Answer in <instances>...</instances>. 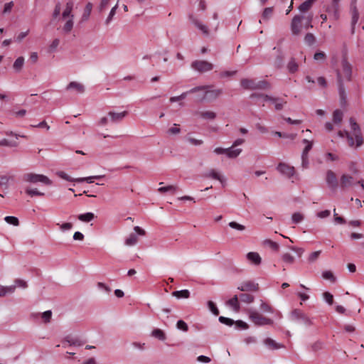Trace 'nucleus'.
I'll return each mask as SVG.
<instances>
[{"label":"nucleus","instance_id":"35","mask_svg":"<svg viewBox=\"0 0 364 364\" xmlns=\"http://www.w3.org/2000/svg\"><path fill=\"white\" fill-rule=\"evenodd\" d=\"M178 189L177 186L169 185L167 186H163L158 188V191L160 193H166L170 192L172 194H174Z\"/></svg>","mask_w":364,"mask_h":364},{"label":"nucleus","instance_id":"62","mask_svg":"<svg viewBox=\"0 0 364 364\" xmlns=\"http://www.w3.org/2000/svg\"><path fill=\"white\" fill-rule=\"evenodd\" d=\"M264 243L266 245H267L273 250H274L276 252H277L279 250V246L276 242H274L271 240H266L264 241Z\"/></svg>","mask_w":364,"mask_h":364},{"label":"nucleus","instance_id":"38","mask_svg":"<svg viewBox=\"0 0 364 364\" xmlns=\"http://www.w3.org/2000/svg\"><path fill=\"white\" fill-rule=\"evenodd\" d=\"M74 26L73 18H68L63 27V32L65 34H68L71 32Z\"/></svg>","mask_w":364,"mask_h":364},{"label":"nucleus","instance_id":"47","mask_svg":"<svg viewBox=\"0 0 364 364\" xmlns=\"http://www.w3.org/2000/svg\"><path fill=\"white\" fill-rule=\"evenodd\" d=\"M199 115L205 119H214L216 117V114L213 111H205L198 113Z\"/></svg>","mask_w":364,"mask_h":364},{"label":"nucleus","instance_id":"6","mask_svg":"<svg viewBox=\"0 0 364 364\" xmlns=\"http://www.w3.org/2000/svg\"><path fill=\"white\" fill-rule=\"evenodd\" d=\"M349 121L351 129L353 132V135L355 137L354 141H355V147H359L363 144V138L361 134L360 127L353 118H350Z\"/></svg>","mask_w":364,"mask_h":364},{"label":"nucleus","instance_id":"64","mask_svg":"<svg viewBox=\"0 0 364 364\" xmlns=\"http://www.w3.org/2000/svg\"><path fill=\"white\" fill-rule=\"evenodd\" d=\"M273 13V8L272 7H267L265 8L263 13H262V18L264 19H269Z\"/></svg>","mask_w":364,"mask_h":364},{"label":"nucleus","instance_id":"13","mask_svg":"<svg viewBox=\"0 0 364 364\" xmlns=\"http://www.w3.org/2000/svg\"><path fill=\"white\" fill-rule=\"evenodd\" d=\"M190 21L194 24L204 35L208 36V28L200 21L196 18L193 14L188 16Z\"/></svg>","mask_w":364,"mask_h":364},{"label":"nucleus","instance_id":"31","mask_svg":"<svg viewBox=\"0 0 364 364\" xmlns=\"http://www.w3.org/2000/svg\"><path fill=\"white\" fill-rule=\"evenodd\" d=\"M227 156L230 159L237 157L242 152V149H235L233 146L227 148Z\"/></svg>","mask_w":364,"mask_h":364},{"label":"nucleus","instance_id":"29","mask_svg":"<svg viewBox=\"0 0 364 364\" xmlns=\"http://www.w3.org/2000/svg\"><path fill=\"white\" fill-rule=\"evenodd\" d=\"M226 304L232 307L236 312L240 311V306L238 301V296L237 295H235L232 299L227 301Z\"/></svg>","mask_w":364,"mask_h":364},{"label":"nucleus","instance_id":"41","mask_svg":"<svg viewBox=\"0 0 364 364\" xmlns=\"http://www.w3.org/2000/svg\"><path fill=\"white\" fill-rule=\"evenodd\" d=\"M250 97L251 98H253V97H262L264 101H269L271 102L272 101H277V97H274L269 96L268 95H264V94L252 93L250 95Z\"/></svg>","mask_w":364,"mask_h":364},{"label":"nucleus","instance_id":"59","mask_svg":"<svg viewBox=\"0 0 364 364\" xmlns=\"http://www.w3.org/2000/svg\"><path fill=\"white\" fill-rule=\"evenodd\" d=\"M228 225L231 228L237 230L239 231H243L245 230V225L239 224L235 221L230 222Z\"/></svg>","mask_w":364,"mask_h":364},{"label":"nucleus","instance_id":"9","mask_svg":"<svg viewBox=\"0 0 364 364\" xmlns=\"http://www.w3.org/2000/svg\"><path fill=\"white\" fill-rule=\"evenodd\" d=\"M277 171L284 176L290 178L295 173L294 166H289L285 163H279L277 167Z\"/></svg>","mask_w":364,"mask_h":364},{"label":"nucleus","instance_id":"50","mask_svg":"<svg viewBox=\"0 0 364 364\" xmlns=\"http://www.w3.org/2000/svg\"><path fill=\"white\" fill-rule=\"evenodd\" d=\"M304 219V215L299 212L293 213V215L291 216L292 223L294 224H298V223H301Z\"/></svg>","mask_w":364,"mask_h":364},{"label":"nucleus","instance_id":"53","mask_svg":"<svg viewBox=\"0 0 364 364\" xmlns=\"http://www.w3.org/2000/svg\"><path fill=\"white\" fill-rule=\"evenodd\" d=\"M0 146L15 147L18 146V142L16 141H9L8 139H4L0 141Z\"/></svg>","mask_w":364,"mask_h":364},{"label":"nucleus","instance_id":"17","mask_svg":"<svg viewBox=\"0 0 364 364\" xmlns=\"http://www.w3.org/2000/svg\"><path fill=\"white\" fill-rule=\"evenodd\" d=\"M353 177L348 174H343L340 178V186L343 189L348 188L354 185Z\"/></svg>","mask_w":364,"mask_h":364},{"label":"nucleus","instance_id":"45","mask_svg":"<svg viewBox=\"0 0 364 364\" xmlns=\"http://www.w3.org/2000/svg\"><path fill=\"white\" fill-rule=\"evenodd\" d=\"M173 295L177 298L188 299L190 296V292L187 289L176 291L173 292Z\"/></svg>","mask_w":364,"mask_h":364},{"label":"nucleus","instance_id":"2","mask_svg":"<svg viewBox=\"0 0 364 364\" xmlns=\"http://www.w3.org/2000/svg\"><path fill=\"white\" fill-rule=\"evenodd\" d=\"M250 319L257 326L272 325L274 321L271 318H266L255 310L248 311Z\"/></svg>","mask_w":364,"mask_h":364},{"label":"nucleus","instance_id":"30","mask_svg":"<svg viewBox=\"0 0 364 364\" xmlns=\"http://www.w3.org/2000/svg\"><path fill=\"white\" fill-rule=\"evenodd\" d=\"M338 134L341 137H346L349 146L353 147L355 145L353 136L348 132L339 131Z\"/></svg>","mask_w":364,"mask_h":364},{"label":"nucleus","instance_id":"56","mask_svg":"<svg viewBox=\"0 0 364 364\" xmlns=\"http://www.w3.org/2000/svg\"><path fill=\"white\" fill-rule=\"evenodd\" d=\"M5 221L11 224L14 226H17L19 225L18 219L16 217L14 216H6L4 218Z\"/></svg>","mask_w":364,"mask_h":364},{"label":"nucleus","instance_id":"10","mask_svg":"<svg viewBox=\"0 0 364 364\" xmlns=\"http://www.w3.org/2000/svg\"><path fill=\"white\" fill-rule=\"evenodd\" d=\"M209 86H197V87H195L191 89L188 91L183 92L179 96L171 97L169 99V100H170L171 102H177V101H180V100H184L188 94H192V93L197 92L200 91V90H205Z\"/></svg>","mask_w":364,"mask_h":364},{"label":"nucleus","instance_id":"20","mask_svg":"<svg viewBox=\"0 0 364 364\" xmlns=\"http://www.w3.org/2000/svg\"><path fill=\"white\" fill-rule=\"evenodd\" d=\"M127 115V111H124L122 112H115L110 111L108 112V116L110 118V121L113 123H117L121 122Z\"/></svg>","mask_w":364,"mask_h":364},{"label":"nucleus","instance_id":"63","mask_svg":"<svg viewBox=\"0 0 364 364\" xmlns=\"http://www.w3.org/2000/svg\"><path fill=\"white\" fill-rule=\"evenodd\" d=\"M41 317L46 323H49L52 317V311L50 310L44 311L42 314Z\"/></svg>","mask_w":364,"mask_h":364},{"label":"nucleus","instance_id":"51","mask_svg":"<svg viewBox=\"0 0 364 364\" xmlns=\"http://www.w3.org/2000/svg\"><path fill=\"white\" fill-rule=\"evenodd\" d=\"M25 192L26 194H28L30 196H44V193L38 191L36 188H26L25 190Z\"/></svg>","mask_w":364,"mask_h":364},{"label":"nucleus","instance_id":"1","mask_svg":"<svg viewBox=\"0 0 364 364\" xmlns=\"http://www.w3.org/2000/svg\"><path fill=\"white\" fill-rule=\"evenodd\" d=\"M23 179L24 181L30 183H41L46 186L52 185V181L50 180L46 176L43 174L28 173L23 175Z\"/></svg>","mask_w":364,"mask_h":364},{"label":"nucleus","instance_id":"5","mask_svg":"<svg viewBox=\"0 0 364 364\" xmlns=\"http://www.w3.org/2000/svg\"><path fill=\"white\" fill-rule=\"evenodd\" d=\"M191 66L193 70L199 73H205L213 69V65L206 60H194L191 63Z\"/></svg>","mask_w":364,"mask_h":364},{"label":"nucleus","instance_id":"32","mask_svg":"<svg viewBox=\"0 0 364 364\" xmlns=\"http://www.w3.org/2000/svg\"><path fill=\"white\" fill-rule=\"evenodd\" d=\"M64 341L67 342L70 346H81L85 343V342L81 341L80 339H79L77 338H73L70 336H66L64 338Z\"/></svg>","mask_w":364,"mask_h":364},{"label":"nucleus","instance_id":"21","mask_svg":"<svg viewBox=\"0 0 364 364\" xmlns=\"http://www.w3.org/2000/svg\"><path fill=\"white\" fill-rule=\"evenodd\" d=\"M337 73V80L338 85V92L341 100H345L346 98V91L344 88L343 81L342 79V76L339 70L336 71Z\"/></svg>","mask_w":364,"mask_h":364},{"label":"nucleus","instance_id":"8","mask_svg":"<svg viewBox=\"0 0 364 364\" xmlns=\"http://www.w3.org/2000/svg\"><path fill=\"white\" fill-rule=\"evenodd\" d=\"M304 24L301 21V17L294 16L291 20L290 28L293 36H299L301 33L302 28H304Z\"/></svg>","mask_w":364,"mask_h":364},{"label":"nucleus","instance_id":"33","mask_svg":"<svg viewBox=\"0 0 364 364\" xmlns=\"http://www.w3.org/2000/svg\"><path fill=\"white\" fill-rule=\"evenodd\" d=\"M272 88L271 84L267 80L256 82L255 90H268Z\"/></svg>","mask_w":364,"mask_h":364},{"label":"nucleus","instance_id":"37","mask_svg":"<svg viewBox=\"0 0 364 364\" xmlns=\"http://www.w3.org/2000/svg\"><path fill=\"white\" fill-rule=\"evenodd\" d=\"M151 336L160 341H164L166 339L165 333L160 328L154 329L151 332Z\"/></svg>","mask_w":364,"mask_h":364},{"label":"nucleus","instance_id":"14","mask_svg":"<svg viewBox=\"0 0 364 364\" xmlns=\"http://www.w3.org/2000/svg\"><path fill=\"white\" fill-rule=\"evenodd\" d=\"M190 21L194 24L204 35L208 36V28L200 21L196 18L193 14L188 16Z\"/></svg>","mask_w":364,"mask_h":364},{"label":"nucleus","instance_id":"58","mask_svg":"<svg viewBox=\"0 0 364 364\" xmlns=\"http://www.w3.org/2000/svg\"><path fill=\"white\" fill-rule=\"evenodd\" d=\"M304 41L307 45L311 46L315 43L316 38L312 33H309L305 36Z\"/></svg>","mask_w":364,"mask_h":364},{"label":"nucleus","instance_id":"22","mask_svg":"<svg viewBox=\"0 0 364 364\" xmlns=\"http://www.w3.org/2000/svg\"><path fill=\"white\" fill-rule=\"evenodd\" d=\"M295 16L301 17V21L304 23V28L308 30L310 28L313 27L312 21H313V14H309L308 15L300 14L296 15Z\"/></svg>","mask_w":364,"mask_h":364},{"label":"nucleus","instance_id":"4","mask_svg":"<svg viewBox=\"0 0 364 364\" xmlns=\"http://www.w3.org/2000/svg\"><path fill=\"white\" fill-rule=\"evenodd\" d=\"M209 87L206 88L205 90H203L204 91V95L203 97H201L199 99L200 102H203L205 100H216L218 97H219L223 94V90L222 89H215V90H210L212 87L211 85H208ZM200 91H202L200 90Z\"/></svg>","mask_w":364,"mask_h":364},{"label":"nucleus","instance_id":"19","mask_svg":"<svg viewBox=\"0 0 364 364\" xmlns=\"http://www.w3.org/2000/svg\"><path fill=\"white\" fill-rule=\"evenodd\" d=\"M204 176L205 178H210L213 179L218 180L220 182V183L224 186L225 185V178L220 175V173L216 171L215 169L210 170L208 173H206Z\"/></svg>","mask_w":364,"mask_h":364},{"label":"nucleus","instance_id":"61","mask_svg":"<svg viewBox=\"0 0 364 364\" xmlns=\"http://www.w3.org/2000/svg\"><path fill=\"white\" fill-rule=\"evenodd\" d=\"M321 253V250L316 251V252L311 253L308 257L309 262L312 263V262H315L318 258Z\"/></svg>","mask_w":364,"mask_h":364},{"label":"nucleus","instance_id":"26","mask_svg":"<svg viewBox=\"0 0 364 364\" xmlns=\"http://www.w3.org/2000/svg\"><path fill=\"white\" fill-rule=\"evenodd\" d=\"M240 85L245 90H255L256 82L252 79L244 78L241 80Z\"/></svg>","mask_w":364,"mask_h":364},{"label":"nucleus","instance_id":"3","mask_svg":"<svg viewBox=\"0 0 364 364\" xmlns=\"http://www.w3.org/2000/svg\"><path fill=\"white\" fill-rule=\"evenodd\" d=\"M291 318L292 321L302 323L306 326H310L314 324L312 319L300 309L293 310L291 313Z\"/></svg>","mask_w":364,"mask_h":364},{"label":"nucleus","instance_id":"24","mask_svg":"<svg viewBox=\"0 0 364 364\" xmlns=\"http://www.w3.org/2000/svg\"><path fill=\"white\" fill-rule=\"evenodd\" d=\"M341 0H332V5L326 9L328 13L332 12L336 19L339 18V2Z\"/></svg>","mask_w":364,"mask_h":364},{"label":"nucleus","instance_id":"43","mask_svg":"<svg viewBox=\"0 0 364 364\" xmlns=\"http://www.w3.org/2000/svg\"><path fill=\"white\" fill-rule=\"evenodd\" d=\"M313 4L310 0H306L299 6V10L301 13H304L311 8Z\"/></svg>","mask_w":364,"mask_h":364},{"label":"nucleus","instance_id":"12","mask_svg":"<svg viewBox=\"0 0 364 364\" xmlns=\"http://www.w3.org/2000/svg\"><path fill=\"white\" fill-rule=\"evenodd\" d=\"M237 289L242 291H257L259 289V285L252 281H246L242 282Z\"/></svg>","mask_w":364,"mask_h":364},{"label":"nucleus","instance_id":"55","mask_svg":"<svg viewBox=\"0 0 364 364\" xmlns=\"http://www.w3.org/2000/svg\"><path fill=\"white\" fill-rule=\"evenodd\" d=\"M283 262L287 264H291L294 262V257L289 253H284L282 256Z\"/></svg>","mask_w":364,"mask_h":364},{"label":"nucleus","instance_id":"57","mask_svg":"<svg viewBox=\"0 0 364 364\" xmlns=\"http://www.w3.org/2000/svg\"><path fill=\"white\" fill-rule=\"evenodd\" d=\"M322 277L325 279L330 280L331 282H336V277L331 271H324L322 273Z\"/></svg>","mask_w":364,"mask_h":364},{"label":"nucleus","instance_id":"42","mask_svg":"<svg viewBox=\"0 0 364 364\" xmlns=\"http://www.w3.org/2000/svg\"><path fill=\"white\" fill-rule=\"evenodd\" d=\"M138 242V237L136 234L132 233L125 240V244L128 246L135 245Z\"/></svg>","mask_w":364,"mask_h":364},{"label":"nucleus","instance_id":"25","mask_svg":"<svg viewBox=\"0 0 364 364\" xmlns=\"http://www.w3.org/2000/svg\"><path fill=\"white\" fill-rule=\"evenodd\" d=\"M247 259L255 265H259L262 258L257 252H250L247 254Z\"/></svg>","mask_w":364,"mask_h":364},{"label":"nucleus","instance_id":"27","mask_svg":"<svg viewBox=\"0 0 364 364\" xmlns=\"http://www.w3.org/2000/svg\"><path fill=\"white\" fill-rule=\"evenodd\" d=\"M74 89L77 93H83L85 92V87L82 84L77 82H70L66 87V90Z\"/></svg>","mask_w":364,"mask_h":364},{"label":"nucleus","instance_id":"60","mask_svg":"<svg viewBox=\"0 0 364 364\" xmlns=\"http://www.w3.org/2000/svg\"><path fill=\"white\" fill-rule=\"evenodd\" d=\"M260 309L264 312H273V309L272 308V306L267 303L263 301L262 300L261 301L260 304Z\"/></svg>","mask_w":364,"mask_h":364},{"label":"nucleus","instance_id":"15","mask_svg":"<svg viewBox=\"0 0 364 364\" xmlns=\"http://www.w3.org/2000/svg\"><path fill=\"white\" fill-rule=\"evenodd\" d=\"M190 21L194 24L204 35L208 36V28L200 21L196 18L193 14L188 16Z\"/></svg>","mask_w":364,"mask_h":364},{"label":"nucleus","instance_id":"36","mask_svg":"<svg viewBox=\"0 0 364 364\" xmlns=\"http://www.w3.org/2000/svg\"><path fill=\"white\" fill-rule=\"evenodd\" d=\"M16 289V286L11 285L9 287L0 286V296H4L7 294H12Z\"/></svg>","mask_w":364,"mask_h":364},{"label":"nucleus","instance_id":"18","mask_svg":"<svg viewBox=\"0 0 364 364\" xmlns=\"http://www.w3.org/2000/svg\"><path fill=\"white\" fill-rule=\"evenodd\" d=\"M350 12H351V33H354L355 26L359 19V12L355 4H350Z\"/></svg>","mask_w":364,"mask_h":364},{"label":"nucleus","instance_id":"52","mask_svg":"<svg viewBox=\"0 0 364 364\" xmlns=\"http://www.w3.org/2000/svg\"><path fill=\"white\" fill-rule=\"evenodd\" d=\"M273 104H274V107L276 110H281L283 109L284 105L287 104V102L281 98L277 97V101H272Z\"/></svg>","mask_w":364,"mask_h":364},{"label":"nucleus","instance_id":"11","mask_svg":"<svg viewBox=\"0 0 364 364\" xmlns=\"http://www.w3.org/2000/svg\"><path fill=\"white\" fill-rule=\"evenodd\" d=\"M326 183L328 187L332 190L335 191L338 187V181L334 172L331 170H328L326 176Z\"/></svg>","mask_w":364,"mask_h":364},{"label":"nucleus","instance_id":"54","mask_svg":"<svg viewBox=\"0 0 364 364\" xmlns=\"http://www.w3.org/2000/svg\"><path fill=\"white\" fill-rule=\"evenodd\" d=\"M302 142L306 145L305 148L303 150L302 154L303 155H308L309 151L312 149L313 144L311 141H309L308 139H303Z\"/></svg>","mask_w":364,"mask_h":364},{"label":"nucleus","instance_id":"48","mask_svg":"<svg viewBox=\"0 0 364 364\" xmlns=\"http://www.w3.org/2000/svg\"><path fill=\"white\" fill-rule=\"evenodd\" d=\"M117 8H118V2L116 4V5L114 6H113L112 8L111 11H109V14L107 18L105 20V24L106 25H109L111 23L114 16L116 14Z\"/></svg>","mask_w":364,"mask_h":364},{"label":"nucleus","instance_id":"34","mask_svg":"<svg viewBox=\"0 0 364 364\" xmlns=\"http://www.w3.org/2000/svg\"><path fill=\"white\" fill-rule=\"evenodd\" d=\"M95 218V215L92 213H86L83 214H80L77 216L78 220L82 222L89 223L92 221Z\"/></svg>","mask_w":364,"mask_h":364},{"label":"nucleus","instance_id":"44","mask_svg":"<svg viewBox=\"0 0 364 364\" xmlns=\"http://www.w3.org/2000/svg\"><path fill=\"white\" fill-rule=\"evenodd\" d=\"M298 64L296 63L294 58H291L287 65V69L289 73H294L298 70Z\"/></svg>","mask_w":364,"mask_h":364},{"label":"nucleus","instance_id":"16","mask_svg":"<svg viewBox=\"0 0 364 364\" xmlns=\"http://www.w3.org/2000/svg\"><path fill=\"white\" fill-rule=\"evenodd\" d=\"M190 21L194 24L204 35L208 36V28L200 21L196 18L193 14L188 16Z\"/></svg>","mask_w":364,"mask_h":364},{"label":"nucleus","instance_id":"7","mask_svg":"<svg viewBox=\"0 0 364 364\" xmlns=\"http://www.w3.org/2000/svg\"><path fill=\"white\" fill-rule=\"evenodd\" d=\"M342 70L339 71L341 74L343 81L344 80L350 81L352 75V66L348 61L347 58L344 57L341 61Z\"/></svg>","mask_w":364,"mask_h":364},{"label":"nucleus","instance_id":"49","mask_svg":"<svg viewBox=\"0 0 364 364\" xmlns=\"http://www.w3.org/2000/svg\"><path fill=\"white\" fill-rule=\"evenodd\" d=\"M104 177V176H89V177H85V178H76L75 181L77 182H84L86 181L88 183H93V179H99Z\"/></svg>","mask_w":364,"mask_h":364},{"label":"nucleus","instance_id":"39","mask_svg":"<svg viewBox=\"0 0 364 364\" xmlns=\"http://www.w3.org/2000/svg\"><path fill=\"white\" fill-rule=\"evenodd\" d=\"M24 64V58L22 56L18 57L14 63L13 68L16 72L21 70Z\"/></svg>","mask_w":364,"mask_h":364},{"label":"nucleus","instance_id":"46","mask_svg":"<svg viewBox=\"0 0 364 364\" xmlns=\"http://www.w3.org/2000/svg\"><path fill=\"white\" fill-rule=\"evenodd\" d=\"M241 301L247 304H250L254 301L255 297L254 296L249 294H241L239 296Z\"/></svg>","mask_w":364,"mask_h":364},{"label":"nucleus","instance_id":"23","mask_svg":"<svg viewBox=\"0 0 364 364\" xmlns=\"http://www.w3.org/2000/svg\"><path fill=\"white\" fill-rule=\"evenodd\" d=\"M73 9V2L72 1H69L66 3L65 8L62 14V18L65 19L68 18H74V15L72 14Z\"/></svg>","mask_w":364,"mask_h":364},{"label":"nucleus","instance_id":"40","mask_svg":"<svg viewBox=\"0 0 364 364\" xmlns=\"http://www.w3.org/2000/svg\"><path fill=\"white\" fill-rule=\"evenodd\" d=\"M343 114L340 109H336L333 114V121L335 124H340L343 120Z\"/></svg>","mask_w":364,"mask_h":364},{"label":"nucleus","instance_id":"28","mask_svg":"<svg viewBox=\"0 0 364 364\" xmlns=\"http://www.w3.org/2000/svg\"><path fill=\"white\" fill-rule=\"evenodd\" d=\"M264 343L269 348L272 349V350H276V349H279V348L284 347L283 345L277 343L275 341H274L273 339H272L270 338H267L264 339Z\"/></svg>","mask_w":364,"mask_h":364}]
</instances>
